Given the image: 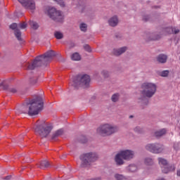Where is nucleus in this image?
Returning a JSON list of instances; mask_svg holds the SVG:
<instances>
[{
	"label": "nucleus",
	"instance_id": "obj_26",
	"mask_svg": "<svg viewBox=\"0 0 180 180\" xmlns=\"http://www.w3.org/2000/svg\"><path fill=\"white\" fill-rule=\"evenodd\" d=\"M145 164H146V165H153V159H151L150 158H146L145 159Z\"/></svg>",
	"mask_w": 180,
	"mask_h": 180
},
{
	"label": "nucleus",
	"instance_id": "obj_21",
	"mask_svg": "<svg viewBox=\"0 0 180 180\" xmlns=\"http://www.w3.org/2000/svg\"><path fill=\"white\" fill-rule=\"evenodd\" d=\"M71 59L73 61H79V60H81V56H79L78 53H75L72 55Z\"/></svg>",
	"mask_w": 180,
	"mask_h": 180
},
{
	"label": "nucleus",
	"instance_id": "obj_8",
	"mask_svg": "<svg viewBox=\"0 0 180 180\" xmlns=\"http://www.w3.org/2000/svg\"><path fill=\"white\" fill-rule=\"evenodd\" d=\"M98 158V154L96 153H88L83 154L80 156L82 161L81 167H85L89 165V162H95Z\"/></svg>",
	"mask_w": 180,
	"mask_h": 180
},
{
	"label": "nucleus",
	"instance_id": "obj_10",
	"mask_svg": "<svg viewBox=\"0 0 180 180\" xmlns=\"http://www.w3.org/2000/svg\"><path fill=\"white\" fill-rule=\"evenodd\" d=\"M158 162L162 168V172L163 174H168V172H171V171H175V167L169 166V165H168V162H167V160L159 158Z\"/></svg>",
	"mask_w": 180,
	"mask_h": 180
},
{
	"label": "nucleus",
	"instance_id": "obj_14",
	"mask_svg": "<svg viewBox=\"0 0 180 180\" xmlns=\"http://www.w3.org/2000/svg\"><path fill=\"white\" fill-rule=\"evenodd\" d=\"M117 23H119V19L116 15L112 16L108 20V24L112 27H115V26H117Z\"/></svg>",
	"mask_w": 180,
	"mask_h": 180
},
{
	"label": "nucleus",
	"instance_id": "obj_5",
	"mask_svg": "<svg viewBox=\"0 0 180 180\" xmlns=\"http://www.w3.org/2000/svg\"><path fill=\"white\" fill-rule=\"evenodd\" d=\"M45 13L55 22H63V20H64V15H63L60 11L56 10V8H46Z\"/></svg>",
	"mask_w": 180,
	"mask_h": 180
},
{
	"label": "nucleus",
	"instance_id": "obj_11",
	"mask_svg": "<svg viewBox=\"0 0 180 180\" xmlns=\"http://www.w3.org/2000/svg\"><path fill=\"white\" fill-rule=\"evenodd\" d=\"M18 2L21 4L23 8L31 11V12H34L36 9V3L34 0H18Z\"/></svg>",
	"mask_w": 180,
	"mask_h": 180
},
{
	"label": "nucleus",
	"instance_id": "obj_15",
	"mask_svg": "<svg viewBox=\"0 0 180 180\" xmlns=\"http://www.w3.org/2000/svg\"><path fill=\"white\" fill-rule=\"evenodd\" d=\"M115 161L117 165H123L124 163L123 161V157L122 156V153L120 152L115 155Z\"/></svg>",
	"mask_w": 180,
	"mask_h": 180
},
{
	"label": "nucleus",
	"instance_id": "obj_33",
	"mask_svg": "<svg viewBox=\"0 0 180 180\" xmlns=\"http://www.w3.org/2000/svg\"><path fill=\"white\" fill-rule=\"evenodd\" d=\"M63 133H64V130L63 129H58L55 133V136H61V134H63Z\"/></svg>",
	"mask_w": 180,
	"mask_h": 180
},
{
	"label": "nucleus",
	"instance_id": "obj_24",
	"mask_svg": "<svg viewBox=\"0 0 180 180\" xmlns=\"http://www.w3.org/2000/svg\"><path fill=\"white\" fill-rule=\"evenodd\" d=\"M128 171L130 172H136L137 171V166L136 165H131L128 167Z\"/></svg>",
	"mask_w": 180,
	"mask_h": 180
},
{
	"label": "nucleus",
	"instance_id": "obj_18",
	"mask_svg": "<svg viewBox=\"0 0 180 180\" xmlns=\"http://www.w3.org/2000/svg\"><path fill=\"white\" fill-rule=\"evenodd\" d=\"M127 50V48L126 46L122 47L119 49H115L114 50V54L115 56H120L123 54Z\"/></svg>",
	"mask_w": 180,
	"mask_h": 180
},
{
	"label": "nucleus",
	"instance_id": "obj_20",
	"mask_svg": "<svg viewBox=\"0 0 180 180\" xmlns=\"http://www.w3.org/2000/svg\"><path fill=\"white\" fill-rule=\"evenodd\" d=\"M167 133V129H162L159 131H156L155 132V137H162V136H164Z\"/></svg>",
	"mask_w": 180,
	"mask_h": 180
},
{
	"label": "nucleus",
	"instance_id": "obj_12",
	"mask_svg": "<svg viewBox=\"0 0 180 180\" xmlns=\"http://www.w3.org/2000/svg\"><path fill=\"white\" fill-rule=\"evenodd\" d=\"M120 153L123 160H131L134 157V152L130 150H122Z\"/></svg>",
	"mask_w": 180,
	"mask_h": 180
},
{
	"label": "nucleus",
	"instance_id": "obj_17",
	"mask_svg": "<svg viewBox=\"0 0 180 180\" xmlns=\"http://www.w3.org/2000/svg\"><path fill=\"white\" fill-rule=\"evenodd\" d=\"M165 31L168 33V34H176L179 33V30L174 27H167L165 29Z\"/></svg>",
	"mask_w": 180,
	"mask_h": 180
},
{
	"label": "nucleus",
	"instance_id": "obj_1",
	"mask_svg": "<svg viewBox=\"0 0 180 180\" xmlns=\"http://www.w3.org/2000/svg\"><path fill=\"white\" fill-rule=\"evenodd\" d=\"M44 103L43 98L40 96L32 100L27 107H22V113H27L29 116H36L39 112L43 110Z\"/></svg>",
	"mask_w": 180,
	"mask_h": 180
},
{
	"label": "nucleus",
	"instance_id": "obj_34",
	"mask_svg": "<svg viewBox=\"0 0 180 180\" xmlns=\"http://www.w3.org/2000/svg\"><path fill=\"white\" fill-rule=\"evenodd\" d=\"M84 49L86 50V51H88V53H91L92 51L89 45H84Z\"/></svg>",
	"mask_w": 180,
	"mask_h": 180
},
{
	"label": "nucleus",
	"instance_id": "obj_16",
	"mask_svg": "<svg viewBox=\"0 0 180 180\" xmlns=\"http://www.w3.org/2000/svg\"><path fill=\"white\" fill-rule=\"evenodd\" d=\"M167 58L168 57L167 56V55L160 54L157 57V61H158V63H160L161 64H164L167 63Z\"/></svg>",
	"mask_w": 180,
	"mask_h": 180
},
{
	"label": "nucleus",
	"instance_id": "obj_28",
	"mask_svg": "<svg viewBox=\"0 0 180 180\" xmlns=\"http://www.w3.org/2000/svg\"><path fill=\"white\" fill-rule=\"evenodd\" d=\"M111 99L112 102H117V101L119 100V94H115L112 95Z\"/></svg>",
	"mask_w": 180,
	"mask_h": 180
},
{
	"label": "nucleus",
	"instance_id": "obj_3",
	"mask_svg": "<svg viewBox=\"0 0 180 180\" xmlns=\"http://www.w3.org/2000/svg\"><path fill=\"white\" fill-rule=\"evenodd\" d=\"M91 82V77L87 75H79L73 79L72 83H70L72 86L78 88L82 86L83 88H88Z\"/></svg>",
	"mask_w": 180,
	"mask_h": 180
},
{
	"label": "nucleus",
	"instance_id": "obj_9",
	"mask_svg": "<svg viewBox=\"0 0 180 180\" xmlns=\"http://www.w3.org/2000/svg\"><path fill=\"white\" fill-rule=\"evenodd\" d=\"M146 149L154 154H160L164 151V145L160 143H149L146 145Z\"/></svg>",
	"mask_w": 180,
	"mask_h": 180
},
{
	"label": "nucleus",
	"instance_id": "obj_36",
	"mask_svg": "<svg viewBox=\"0 0 180 180\" xmlns=\"http://www.w3.org/2000/svg\"><path fill=\"white\" fill-rule=\"evenodd\" d=\"M148 19H150V17H148V15H145L143 17V20L144 22H147L148 20Z\"/></svg>",
	"mask_w": 180,
	"mask_h": 180
},
{
	"label": "nucleus",
	"instance_id": "obj_25",
	"mask_svg": "<svg viewBox=\"0 0 180 180\" xmlns=\"http://www.w3.org/2000/svg\"><path fill=\"white\" fill-rule=\"evenodd\" d=\"M134 131H135V133H137L138 134H141V133H143V128L140 127H136L134 129Z\"/></svg>",
	"mask_w": 180,
	"mask_h": 180
},
{
	"label": "nucleus",
	"instance_id": "obj_37",
	"mask_svg": "<svg viewBox=\"0 0 180 180\" xmlns=\"http://www.w3.org/2000/svg\"><path fill=\"white\" fill-rule=\"evenodd\" d=\"M10 92H12V94H16L17 90L15 88L9 89Z\"/></svg>",
	"mask_w": 180,
	"mask_h": 180
},
{
	"label": "nucleus",
	"instance_id": "obj_38",
	"mask_svg": "<svg viewBox=\"0 0 180 180\" xmlns=\"http://www.w3.org/2000/svg\"><path fill=\"white\" fill-rule=\"evenodd\" d=\"M30 82H31V84H36V82H37V79H34V81L31 79Z\"/></svg>",
	"mask_w": 180,
	"mask_h": 180
},
{
	"label": "nucleus",
	"instance_id": "obj_40",
	"mask_svg": "<svg viewBox=\"0 0 180 180\" xmlns=\"http://www.w3.org/2000/svg\"><path fill=\"white\" fill-rule=\"evenodd\" d=\"M80 143H86V138H85V136H83V141H80Z\"/></svg>",
	"mask_w": 180,
	"mask_h": 180
},
{
	"label": "nucleus",
	"instance_id": "obj_27",
	"mask_svg": "<svg viewBox=\"0 0 180 180\" xmlns=\"http://www.w3.org/2000/svg\"><path fill=\"white\" fill-rule=\"evenodd\" d=\"M80 27V30H82V32H85L86 30V29H88V25H86V24L85 23H82L79 25Z\"/></svg>",
	"mask_w": 180,
	"mask_h": 180
},
{
	"label": "nucleus",
	"instance_id": "obj_2",
	"mask_svg": "<svg viewBox=\"0 0 180 180\" xmlns=\"http://www.w3.org/2000/svg\"><path fill=\"white\" fill-rule=\"evenodd\" d=\"M53 57H56V52L49 51L44 55L37 56L32 63H27V70H34L36 67H41L42 64L51 61Z\"/></svg>",
	"mask_w": 180,
	"mask_h": 180
},
{
	"label": "nucleus",
	"instance_id": "obj_6",
	"mask_svg": "<svg viewBox=\"0 0 180 180\" xmlns=\"http://www.w3.org/2000/svg\"><path fill=\"white\" fill-rule=\"evenodd\" d=\"M51 130H53V126L44 123L38 124L34 127L35 133L39 134L42 138L47 137L51 133Z\"/></svg>",
	"mask_w": 180,
	"mask_h": 180
},
{
	"label": "nucleus",
	"instance_id": "obj_19",
	"mask_svg": "<svg viewBox=\"0 0 180 180\" xmlns=\"http://www.w3.org/2000/svg\"><path fill=\"white\" fill-rule=\"evenodd\" d=\"M39 168L41 169H46V168H49L50 167V163H49V161L47 160H42L40 162Z\"/></svg>",
	"mask_w": 180,
	"mask_h": 180
},
{
	"label": "nucleus",
	"instance_id": "obj_39",
	"mask_svg": "<svg viewBox=\"0 0 180 180\" xmlns=\"http://www.w3.org/2000/svg\"><path fill=\"white\" fill-rule=\"evenodd\" d=\"M1 85H2L3 88H4V89H5V90L8 89V85H5V84H4V83H2Z\"/></svg>",
	"mask_w": 180,
	"mask_h": 180
},
{
	"label": "nucleus",
	"instance_id": "obj_13",
	"mask_svg": "<svg viewBox=\"0 0 180 180\" xmlns=\"http://www.w3.org/2000/svg\"><path fill=\"white\" fill-rule=\"evenodd\" d=\"M18 24L13 23L10 25V29H12L14 31V34L15 37L18 39V40L20 41L22 40V32H20V30L18 28Z\"/></svg>",
	"mask_w": 180,
	"mask_h": 180
},
{
	"label": "nucleus",
	"instance_id": "obj_4",
	"mask_svg": "<svg viewBox=\"0 0 180 180\" xmlns=\"http://www.w3.org/2000/svg\"><path fill=\"white\" fill-rule=\"evenodd\" d=\"M141 94L146 98H153L157 92V85L151 82H145L141 85Z\"/></svg>",
	"mask_w": 180,
	"mask_h": 180
},
{
	"label": "nucleus",
	"instance_id": "obj_44",
	"mask_svg": "<svg viewBox=\"0 0 180 180\" xmlns=\"http://www.w3.org/2000/svg\"><path fill=\"white\" fill-rule=\"evenodd\" d=\"M131 118H133V115L129 116V119H131Z\"/></svg>",
	"mask_w": 180,
	"mask_h": 180
},
{
	"label": "nucleus",
	"instance_id": "obj_42",
	"mask_svg": "<svg viewBox=\"0 0 180 180\" xmlns=\"http://www.w3.org/2000/svg\"><path fill=\"white\" fill-rule=\"evenodd\" d=\"M158 39H160V37H158L156 38H153V39H152V40H158Z\"/></svg>",
	"mask_w": 180,
	"mask_h": 180
},
{
	"label": "nucleus",
	"instance_id": "obj_23",
	"mask_svg": "<svg viewBox=\"0 0 180 180\" xmlns=\"http://www.w3.org/2000/svg\"><path fill=\"white\" fill-rule=\"evenodd\" d=\"M54 36H55L56 39H57L58 40H60V39H63V37H64V36L63 35V33H61L60 32H58V31L55 32Z\"/></svg>",
	"mask_w": 180,
	"mask_h": 180
},
{
	"label": "nucleus",
	"instance_id": "obj_22",
	"mask_svg": "<svg viewBox=\"0 0 180 180\" xmlns=\"http://www.w3.org/2000/svg\"><path fill=\"white\" fill-rule=\"evenodd\" d=\"M30 25L34 30L39 29V24L34 21H30Z\"/></svg>",
	"mask_w": 180,
	"mask_h": 180
},
{
	"label": "nucleus",
	"instance_id": "obj_35",
	"mask_svg": "<svg viewBox=\"0 0 180 180\" xmlns=\"http://www.w3.org/2000/svg\"><path fill=\"white\" fill-rule=\"evenodd\" d=\"M174 150H179V143H174Z\"/></svg>",
	"mask_w": 180,
	"mask_h": 180
},
{
	"label": "nucleus",
	"instance_id": "obj_30",
	"mask_svg": "<svg viewBox=\"0 0 180 180\" xmlns=\"http://www.w3.org/2000/svg\"><path fill=\"white\" fill-rule=\"evenodd\" d=\"M168 74H169V71L164 70L160 73V77H168Z\"/></svg>",
	"mask_w": 180,
	"mask_h": 180
},
{
	"label": "nucleus",
	"instance_id": "obj_31",
	"mask_svg": "<svg viewBox=\"0 0 180 180\" xmlns=\"http://www.w3.org/2000/svg\"><path fill=\"white\" fill-rule=\"evenodd\" d=\"M20 29H26L27 27V24L26 22L20 23L18 25Z\"/></svg>",
	"mask_w": 180,
	"mask_h": 180
},
{
	"label": "nucleus",
	"instance_id": "obj_41",
	"mask_svg": "<svg viewBox=\"0 0 180 180\" xmlns=\"http://www.w3.org/2000/svg\"><path fill=\"white\" fill-rule=\"evenodd\" d=\"M11 178H12L11 176H6V177L4 178V179H6V180H9V179H11Z\"/></svg>",
	"mask_w": 180,
	"mask_h": 180
},
{
	"label": "nucleus",
	"instance_id": "obj_29",
	"mask_svg": "<svg viewBox=\"0 0 180 180\" xmlns=\"http://www.w3.org/2000/svg\"><path fill=\"white\" fill-rule=\"evenodd\" d=\"M115 179H117V180H124L125 179H124V176H123V175H122V174H116L115 175Z\"/></svg>",
	"mask_w": 180,
	"mask_h": 180
},
{
	"label": "nucleus",
	"instance_id": "obj_7",
	"mask_svg": "<svg viewBox=\"0 0 180 180\" xmlns=\"http://www.w3.org/2000/svg\"><path fill=\"white\" fill-rule=\"evenodd\" d=\"M118 130L119 129H117V127H113L110 124H105L97 129V133L101 134V136H110V134L116 133Z\"/></svg>",
	"mask_w": 180,
	"mask_h": 180
},
{
	"label": "nucleus",
	"instance_id": "obj_32",
	"mask_svg": "<svg viewBox=\"0 0 180 180\" xmlns=\"http://www.w3.org/2000/svg\"><path fill=\"white\" fill-rule=\"evenodd\" d=\"M56 2H58V4L60 5V6H61L62 8H64V6H65V4L64 3V1H63V0H54Z\"/></svg>",
	"mask_w": 180,
	"mask_h": 180
},
{
	"label": "nucleus",
	"instance_id": "obj_43",
	"mask_svg": "<svg viewBox=\"0 0 180 180\" xmlns=\"http://www.w3.org/2000/svg\"><path fill=\"white\" fill-rule=\"evenodd\" d=\"M177 175H178V176H180V171L179 170L177 171Z\"/></svg>",
	"mask_w": 180,
	"mask_h": 180
}]
</instances>
